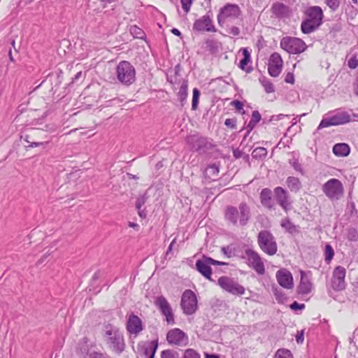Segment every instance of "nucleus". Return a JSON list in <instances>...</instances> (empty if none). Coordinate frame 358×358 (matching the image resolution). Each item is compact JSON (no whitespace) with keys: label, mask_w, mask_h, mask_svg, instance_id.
<instances>
[{"label":"nucleus","mask_w":358,"mask_h":358,"mask_svg":"<svg viewBox=\"0 0 358 358\" xmlns=\"http://www.w3.org/2000/svg\"><path fill=\"white\" fill-rule=\"evenodd\" d=\"M106 334L108 336H112L113 335V331L112 330H108L106 332Z\"/></svg>","instance_id":"61"},{"label":"nucleus","mask_w":358,"mask_h":358,"mask_svg":"<svg viewBox=\"0 0 358 358\" xmlns=\"http://www.w3.org/2000/svg\"><path fill=\"white\" fill-rule=\"evenodd\" d=\"M334 256V251L332 247L330 245H327L325 246V260L328 263L331 261Z\"/></svg>","instance_id":"33"},{"label":"nucleus","mask_w":358,"mask_h":358,"mask_svg":"<svg viewBox=\"0 0 358 358\" xmlns=\"http://www.w3.org/2000/svg\"><path fill=\"white\" fill-rule=\"evenodd\" d=\"M160 311L162 312V313L164 316H165L166 315H167V314H169V313H170L173 312V311H172V308H171V306H169V307H168V308H164V309H162V310H160Z\"/></svg>","instance_id":"54"},{"label":"nucleus","mask_w":358,"mask_h":358,"mask_svg":"<svg viewBox=\"0 0 358 358\" xmlns=\"http://www.w3.org/2000/svg\"><path fill=\"white\" fill-rule=\"evenodd\" d=\"M280 48L289 54L297 55L304 52L307 45L301 38L291 36L283 37L280 42Z\"/></svg>","instance_id":"5"},{"label":"nucleus","mask_w":358,"mask_h":358,"mask_svg":"<svg viewBox=\"0 0 358 358\" xmlns=\"http://www.w3.org/2000/svg\"><path fill=\"white\" fill-rule=\"evenodd\" d=\"M180 2L184 11L188 13L193 3V0H180Z\"/></svg>","instance_id":"38"},{"label":"nucleus","mask_w":358,"mask_h":358,"mask_svg":"<svg viewBox=\"0 0 358 358\" xmlns=\"http://www.w3.org/2000/svg\"><path fill=\"white\" fill-rule=\"evenodd\" d=\"M274 193L278 203L285 212H287L289 209L290 202L289 201V196L285 189L281 187H277L274 189Z\"/></svg>","instance_id":"18"},{"label":"nucleus","mask_w":358,"mask_h":358,"mask_svg":"<svg viewBox=\"0 0 358 358\" xmlns=\"http://www.w3.org/2000/svg\"><path fill=\"white\" fill-rule=\"evenodd\" d=\"M276 279L278 284L285 289H289L294 287L292 275L285 269H280L276 273Z\"/></svg>","instance_id":"15"},{"label":"nucleus","mask_w":358,"mask_h":358,"mask_svg":"<svg viewBox=\"0 0 358 358\" xmlns=\"http://www.w3.org/2000/svg\"><path fill=\"white\" fill-rule=\"evenodd\" d=\"M166 340L171 345L183 346L188 343V336L181 329L174 328L168 331Z\"/></svg>","instance_id":"11"},{"label":"nucleus","mask_w":358,"mask_h":358,"mask_svg":"<svg viewBox=\"0 0 358 358\" xmlns=\"http://www.w3.org/2000/svg\"><path fill=\"white\" fill-rule=\"evenodd\" d=\"M306 19L301 25L303 34H310L317 29L322 22L323 13L319 6H313L306 11Z\"/></svg>","instance_id":"2"},{"label":"nucleus","mask_w":358,"mask_h":358,"mask_svg":"<svg viewBox=\"0 0 358 358\" xmlns=\"http://www.w3.org/2000/svg\"><path fill=\"white\" fill-rule=\"evenodd\" d=\"M271 190L268 188H264L262 190L260 193V200L262 204L271 209L273 207L272 202H271Z\"/></svg>","instance_id":"22"},{"label":"nucleus","mask_w":358,"mask_h":358,"mask_svg":"<svg viewBox=\"0 0 358 358\" xmlns=\"http://www.w3.org/2000/svg\"><path fill=\"white\" fill-rule=\"evenodd\" d=\"M129 31L131 34L137 38H141L143 34V31L141 29L138 27L136 25H132L130 27Z\"/></svg>","instance_id":"36"},{"label":"nucleus","mask_w":358,"mask_h":358,"mask_svg":"<svg viewBox=\"0 0 358 358\" xmlns=\"http://www.w3.org/2000/svg\"><path fill=\"white\" fill-rule=\"evenodd\" d=\"M257 243L261 250L268 255H275L278 250L275 238L268 231L262 230L259 233Z\"/></svg>","instance_id":"4"},{"label":"nucleus","mask_w":358,"mask_h":358,"mask_svg":"<svg viewBox=\"0 0 358 358\" xmlns=\"http://www.w3.org/2000/svg\"><path fill=\"white\" fill-rule=\"evenodd\" d=\"M290 308L293 310H303L306 308V306L304 303H299L298 302L294 301L291 304Z\"/></svg>","instance_id":"47"},{"label":"nucleus","mask_w":358,"mask_h":358,"mask_svg":"<svg viewBox=\"0 0 358 358\" xmlns=\"http://www.w3.org/2000/svg\"><path fill=\"white\" fill-rule=\"evenodd\" d=\"M260 82L266 93H271L274 92L273 85L269 80L264 78L260 80Z\"/></svg>","instance_id":"32"},{"label":"nucleus","mask_w":358,"mask_h":358,"mask_svg":"<svg viewBox=\"0 0 358 358\" xmlns=\"http://www.w3.org/2000/svg\"><path fill=\"white\" fill-rule=\"evenodd\" d=\"M129 227H131L133 229H134L135 230L138 231L140 228L139 225L136 223H134V222H129V224H128Z\"/></svg>","instance_id":"56"},{"label":"nucleus","mask_w":358,"mask_h":358,"mask_svg":"<svg viewBox=\"0 0 358 358\" xmlns=\"http://www.w3.org/2000/svg\"><path fill=\"white\" fill-rule=\"evenodd\" d=\"M352 90H353L354 94L358 96V71H357L355 81L352 85Z\"/></svg>","instance_id":"50"},{"label":"nucleus","mask_w":358,"mask_h":358,"mask_svg":"<svg viewBox=\"0 0 358 358\" xmlns=\"http://www.w3.org/2000/svg\"><path fill=\"white\" fill-rule=\"evenodd\" d=\"M206 48L211 52H215L217 50V41L214 40H207L206 41Z\"/></svg>","instance_id":"39"},{"label":"nucleus","mask_w":358,"mask_h":358,"mask_svg":"<svg viewBox=\"0 0 358 358\" xmlns=\"http://www.w3.org/2000/svg\"><path fill=\"white\" fill-rule=\"evenodd\" d=\"M274 358H293V355L289 350L282 348L277 350Z\"/></svg>","instance_id":"28"},{"label":"nucleus","mask_w":358,"mask_h":358,"mask_svg":"<svg viewBox=\"0 0 358 358\" xmlns=\"http://www.w3.org/2000/svg\"><path fill=\"white\" fill-rule=\"evenodd\" d=\"M219 168L215 164L209 165L204 171L205 178L208 182L216 180L219 175Z\"/></svg>","instance_id":"21"},{"label":"nucleus","mask_w":358,"mask_h":358,"mask_svg":"<svg viewBox=\"0 0 358 358\" xmlns=\"http://www.w3.org/2000/svg\"><path fill=\"white\" fill-rule=\"evenodd\" d=\"M116 74L118 80L126 85L132 84L136 80L135 69L127 61H122L118 64Z\"/></svg>","instance_id":"3"},{"label":"nucleus","mask_w":358,"mask_h":358,"mask_svg":"<svg viewBox=\"0 0 358 358\" xmlns=\"http://www.w3.org/2000/svg\"><path fill=\"white\" fill-rule=\"evenodd\" d=\"M350 120V117L346 113L337 114L331 117V121L332 122L333 125L343 124L349 122Z\"/></svg>","instance_id":"24"},{"label":"nucleus","mask_w":358,"mask_h":358,"mask_svg":"<svg viewBox=\"0 0 358 358\" xmlns=\"http://www.w3.org/2000/svg\"><path fill=\"white\" fill-rule=\"evenodd\" d=\"M165 317H166V321L167 322L168 324H175L174 315H173V312L166 315Z\"/></svg>","instance_id":"51"},{"label":"nucleus","mask_w":358,"mask_h":358,"mask_svg":"<svg viewBox=\"0 0 358 358\" xmlns=\"http://www.w3.org/2000/svg\"><path fill=\"white\" fill-rule=\"evenodd\" d=\"M275 299L278 302L282 303L284 299V295L282 294L275 293Z\"/></svg>","instance_id":"55"},{"label":"nucleus","mask_w":358,"mask_h":358,"mask_svg":"<svg viewBox=\"0 0 358 358\" xmlns=\"http://www.w3.org/2000/svg\"><path fill=\"white\" fill-rule=\"evenodd\" d=\"M155 305L159 308L160 310L170 306L169 303L168 302L166 299L163 296H158L156 299Z\"/></svg>","instance_id":"27"},{"label":"nucleus","mask_w":358,"mask_h":358,"mask_svg":"<svg viewBox=\"0 0 358 358\" xmlns=\"http://www.w3.org/2000/svg\"><path fill=\"white\" fill-rule=\"evenodd\" d=\"M231 104L238 111H241L243 110V104L241 101L238 100L233 101Z\"/></svg>","instance_id":"48"},{"label":"nucleus","mask_w":358,"mask_h":358,"mask_svg":"<svg viewBox=\"0 0 358 358\" xmlns=\"http://www.w3.org/2000/svg\"><path fill=\"white\" fill-rule=\"evenodd\" d=\"M327 4L329 6L332 10H336L339 6V0H326Z\"/></svg>","instance_id":"44"},{"label":"nucleus","mask_w":358,"mask_h":358,"mask_svg":"<svg viewBox=\"0 0 358 358\" xmlns=\"http://www.w3.org/2000/svg\"><path fill=\"white\" fill-rule=\"evenodd\" d=\"M207 260L208 261L210 265L212 264V265H226L227 264L224 263V262H219V261H217V260H215L210 257H207L206 258Z\"/></svg>","instance_id":"52"},{"label":"nucleus","mask_w":358,"mask_h":358,"mask_svg":"<svg viewBox=\"0 0 358 358\" xmlns=\"http://www.w3.org/2000/svg\"><path fill=\"white\" fill-rule=\"evenodd\" d=\"M241 51H242L243 58L240 61L238 67L241 70L249 73L251 71V69L248 66V64L251 61L250 52L246 48H241Z\"/></svg>","instance_id":"20"},{"label":"nucleus","mask_w":358,"mask_h":358,"mask_svg":"<svg viewBox=\"0 0 358 358\" xmlns=\"http://www.w3.org/2000/svg\"><path fill=\"white\" fill-rule=\"evenodd\" d=\"M197 270L207 279L211 280L212 269L206 258L198 260L196 263Z\"/></svg>","instance_id":"19"},{"label":"nucleus","mask_w":358,"mask_h":358,"mask_svg":"<svg viewBox=\"0 0 358 358\" xmlns=\"http://www.w3.org/2000/svg\"><path fill=\"white\" fill-rule=\"evenodd\" d=\"M240 33V30L237 27L233 26L229 29V34L234 36H238Z\"/></svg>","instance_id":"53"},{"label":"nucleus","mask_w":358,"mask_h":358,"mask_svg":"<svg viewBox=\"0 0 358 358\" xmlns=\"http://www.w3.org/2000/svg\"><path fill=\"white\" fill-rule=\"evenodd\" d=\"M236 120L234 118H228L225 120L224 124L230 129H236Z\"/></svg>","instance_id":"45"},{"label":"nucleus","mask_w":358,"mask_h":358,"mask_svg":"<svg viewBox=\"0 0 358 358\" xmlns=\"http://www.w3.org/2000/svg\"><path fill=\"white\" fill-rule=\"evenodd\" d=\"M193 29L198 31L215 32L217 31L213 24L212 18L208 15H203L196 20L194 23Z\"/></svg>","instance_id":"14"},{"label":"nucleus","mask_w":358,"mask_h":358,"mask_svg":"<svg viewBox=\"0 0 358 358\" xmlns=\"http://www.w3.org/2000/svg\"><path fill=\"white\" fill-rule=\"evenodd\" d=\"M272 10L276 15H282L287 10V7L280 3H274Z\"/></svg>","instance_id":"30"},{"label":"nucleus","mask_w":358,"mask_h":358,"mask_svg":"<svg viewBox=\"0 0 358 358\" xmlns=\"http://www.w3.org/2000/svg\"><path fill=\"white\" fill-rule=\"evenodd\" d=\"M141 203H136V208H137L138 210L141 208Z\"/></svg>","instance_id":"64"},{"label":"nucleus","mask_w":358,"mask_h":358,"mask_svg":"<svg viewBox=\"0 0 358 358\" xmlns=\"http://www.w3.org/2000/svg\"><path fill=\"white\" fill-rule=\"evenodd\" d=\"M225 219L234 225H236L238 222L242 226L247 224L250 217V209L249 206L242 202L237 209L234 206H229L226 208L224 213Z\"/></svg>","instance_id":"1"},{"label":"nucleus","mask_w":358,"mask_h":358,"mask_svg":"<svg viewBox=\"0 0 358 358\" xmlns=\"http://www.w3.org/2000/svg\"><path fill=\"white\" fill-rule=\"evenodd\" d=\"M157 347V341H152L150 343V345L145 350V354L149 356L148 358H154Z\"/></svg>","instance_id":"26"},{"label":"nucleus","mask_w":358,"mask_h":358,"mask_svg":"<svg viewBox=\"0 0 358 358\" xmlns=\"http://www.w3.org/2000/svg\"><path fill=\"white\" fill-rule=\"evenodd\" d=\"M182 358H200V355L195 350L188 349L185 350Z\"/></svg>","instance_id":"35"},{"label":"nucleus","mask_w":358,"mask_h":358,"mask_svg":"<svg viewBox=\"0 0 358 358\" xmlns=\"http://www.w3.org/2000/svg\"><path fill=\"white\" fill-rule=\"evenodd\" d=\"M346 270L343 266H337L332 273L331 280V287L336 291H341L345 289Z\"/></svg>","instance_id":"10"},{"label":"nucleus","mask_w":358,"mask_h":358,"mask_svg":"<svg viewBox=\"0 0 358 358\" xmlns=\"http://www.w3.org/2000/svg\"><path fill=\"white\" fill-rule=\"evenodd\" d=\"M171 33L177 36H181V32L176 28H173L171 30Z\"/></svg>","instance_id":"59"},{"label":"nucleus","mask_w":358,"mask_h":358,"mask_svg":"<svg viewBox=\"0 0 358 358\" xmlns=\"http://www.w3.org/2000/svg\"><path fill=\"white\" fill-rule=\"evenodd\" d=\"M332 125H333V124H332V122L331 121V117L326 118V119L322 120L317 129H321L326 128V127H330Z\"/></svg>","instance_id":"40"},{"label":"nucleus","mask_w":358,"mask_h":358,"mask_svg":"<svg viewBox=\"0 0 358 358\" xmlns=\"http://www.w3.org/2000/svg\"><path fill=\"white\" fill-rule=\"evenodd\" d=\"M348 65L352 69L357 68L358 66V59L356 57H351L348 62Z\"/></svg>","instance_id":"46"},{"label":"nucleus","mask_w":358,"mask_h":358,"mask_svg":"<svg viewBox=\"0 0 358 358\" xmlns=\"http://www.w3.org/2000/svg\"><path fill=\"white\" fill-rule=\"evenodd\" d=\"M281 226L289 233H293L296 229L295 226L288 219L282 220Z\"/></svg>","instance_id":"31"},{"label":"nucleus","mask_w":358,"mask_h":358,"mask_svg":"<svg viewBox=\"0 0 358 358\" xmlns=\"http://www.w3.org/2000/svg\"><path fill=\"white\" fill-rule=\"evenodd\" d=\"M115 1V0H100V1L102 3V6L103 8L106 7L108 3H111Z\"/></svg>","instance_id":"57"},{"label":"nucleus","mask_w":358,"mask_h":358,"mask_svg":"<svg viewBox=\"0 0 358 358\" xmlns=\"http://www.w3.org/2000/svg\"><path fill=\"white\" fill-rule=\"evenodd\" d=\"M261 120V115L257 110L252 112L251 120L249 122V126L253 127Z\"/></svg>","instance_id":"34"},{"label":"nucleus","mask_w":358,"mask_h":358,"mask_svg":"<svg viewBox=\"0 0 358 358\" xmlns=\"http://www.w3.org/2000/svg\"><path fill=\"white\" fill-rule=\"evenodd\" d=\"M175 243V240H173V241H172V242L171 243V244H170L169 247V250H171L172 246H173V243Z\"/></svg>","instance_id":"62"},{"label":"nucleus","mask_w":358,"mask_h":358,"mask_svg":"<svg viewBox=\"0 0 358 358\" xmlns=\"http://www.w3.org/2000/svg\"><path fill=\"white\" fill-rule=\"evenodd\" d=\"M161 357L162 358H177L176 357V353L173 352L172 350H164L161 353Z\"/></svg>","instance_id":"41"},{"label":"nucleus","mask_w":358,"mask_h":358,"mask_svg":"<svg viewBox=\"0 0 358 358\" xmlns=\"http://www.w3.org/2000/svg\"><path fill=\"white\" fill-rule=\"evenodd\" d=\"M287 184L288 187L292 191H296L301 187V182H300L299 180L295 177H289L287 179Z\"/></svg>","instance_id":"25"},{"label":"nucleus","mask_w":358,"mask_h":358,"mask_svg":"<svg viewBox=\"0 0 358 358\" xmlns=\"http://www.w3.org/2000/svg\"><path fill=\"white\" fill-rule=\"evenodd\" d=\"M350 152V146L346 143H337L333 148V152L337 157H347Z\"/></svg>","instance_id":"23"},{"label":"nucleus","mask_w":358,"mask_h":358,"mask_svg":"<svg viewBox=\"0 0 358 358\" xmlns=\"http://www.w3.org/2000/svg\"><path fill=\"white\" fill-rule=\"evenodd\" d=\"M283 60L280 55L278 52L271 54L268 63V71L271 76L278 77L282 69Z\"/></svg>","instance_id":"12"},{"label":"nucleus","mask_w":358,"mask_h":358,"mask_svg":"<svg viewBox=\"0 0 358 358\" xmlns=\"http://www.w3.org/2000/svg\"><path fill=\"white\" fill-rule=\"evenodd\" d=\"M181 308L186 315H192L198 308V301L195 293L190 290H185L181 297Z\"/></svg>","instance_id":"8"},{"label":"nucleus","mask_w":358,"mask_h":358,"mask_svg":"<svg viewBox=\"0 0 358 358\" xmlns=\"http://www.w3.org/2000/svg\"><path fill=\"white\" fill-rule=\"evenodd\" d=\"M294 74L292 73H287L285 76V81L287 83H290V84H294Z\"/></svg>","instance_id":"49"},{"label":"nucleus","mask_w":358,"mask_h":358,"mask_svg":"<svg viewBox=\"0 0 358 358\" xmlns=\"http://www.w3.org/2000/svg\"><path fill=\"white\" fill-rule=\"evenodd\" d=\"M218 285L226 292L233 295H243L245 288L227 276H222L217 280Z\"/></svg>","instance_id":"9"},{"label":"nucleus","mask_w":358,"mask_h":358,"mask_svg":"<svg viewBox=\"0 0 358 358\" xmlns=\"http://www.w3.org/2000/svg\"><path fill=\"white\" fill-rule=\"evenodd\" d=\"M205 358H220V356L215 354H208L207 352H204Z\"/></svg>","instance_id":"58"},{"label":"nucleus","mask_w":358,"mask_h":358,"mask_svg":"<svg viewBox=\"0 0 358 358\" xmlns=\"http://www.w3.org/2000/svg\"><path fill=\"white\" fill-rule=\"evenodd\" d=\"M119 338H120V336H119L118 335H117L116 334H115V335H114V339H115V340H117V339H119Z\"/></svg>","instance_id":"63"},{"label":"nucleus","mask_w":358,"mask_h":358,"mask_svg":"<svg viewBox=\"0 0 358 358\" xmlns=\"http://www.w3.org/2000/svg\"><path fill=\"white\" fill-rule=\"evenodd\" d=\"M267 155L266 149L264 148H255L252 152L253 157H257V156H264L265 157Z\"/></svg>","instance_id":"37"},{"label":"nucleus","mask_w":358,"mask_h":358,"mask_svg":"<svg viewBox=\"0 0 358 358\" xmlns=\"http://www.w3.org/2000/svg\"><path fill=\"white\" fill-rule=\"evenodd\" d=\"M199 96H200L199 90L197 88H194L193 89V96H192V110H196L197 108Z\"/></svg>","instance_id":"29"},{"label":"nucleus","mask_w":358,"mask_h":358,"mask_svg":"<svg viewBox=\"0 0 358 358\" xmlns=\"http://www.w3.org/2000/svg\"><path fill=\"white\" fill-rule=\"evenodd\" d=\"M245 254L248 264L252 267L258 274L263 275L265 273V268L259 255L251 249L247 250Z\"/></svg>","instance_id":"13"},{"label":"nucleus","mask_w":358,"mask_h":358,"mask_svg":"<svg viewBox=\"0 0 358 358\" xmlns=\"http://www.w3.org/2000/svg\"><path fill=\"white\" fill-rule=\"evenodd\" d=\"M179 94L180 96L181 99H185L187 96V85H182L179 91Z\"/></svg>","instance_id":"43"},{"label":"nucleus","mask_w":358,"mask_h":358,"mask_svg":"<svg viewBox=\"0 0 358 358\" xmlns=\"http://www.w3.org/2000/svg\"><path fill=\"white\" fill-rule=\"evenodd\" d=\"M322 192L331 200H338L344 194V187L341 181L331 178L322 185Z\"/></svg>","instance_id":"6"},{"label":"nucleus","mask_w":358,"mask_h":358,"mask_svg":"<svg viewBox=\"0 0 358 358\" xmlns=\"http://www.w3.org/2000/svg\"><path fill=\"white\" fill-rule=\"evenodd\" d=\"M126 327L131 334L136 336L143 330L142 321L137 315L131 314L129 316Z\"/></svg>","instance_id":"17"},{"label":"nucleus","mask_w":358,"mask_h":358,"mask_svg":"<svg viewBox=\"0 0 358 358\" xmlns=\"http://www.w3.org/2000/svg\"><path fill=\"white\" fill-rule=\"evenodd\" d=\"M300 274L301 280L297 287V293L302 295L308 294L310 293L313 289L310 278L305 271H301Z\"/></svg>","instance_id":"16"},{"label":"nucleus","mask_w":358,"mask_h":358,"mask_svg":"<svg viewBox=\"0 0 358 358\" xmlns=\"http://www.w3.org/2000/svg\"><path fill=\"white\" fill-rule=\"evenodd\" d=\"M95 358H106V357L102 354H96Z\"/></svg>","instance_id":"60"},{"label":"nucleus","mask_w":358,"mask_h":358,"mask_svg":"<svg viewBox=\"0 0 358 358\" xmlns=\"http://www.w3.org/2000/svg\"><path fill=\"white\" fill-rule=\"evenodd\" d=\"M26 141L29 143L28 147L31 148H36V147H39V146H43L48 143V142H43V141H38V142L31 141L28 139H27Z\"/></svg>","instance_id":"42"},{"label":"nucleus","mask_w":358,"mask_h":358,"mask_svg":"<svg viewBox=\"0 0 358 358\" xmlns=\"http://www.w3.org/2000/svg\"><path fill=\"white\" fill-rule=\"evenodd\" d=\"M241 8L235 3H227L220 10L217 21L220 24L226 22H232L241 16Z\"/></svg>","instance_id":"7"}]
</instances>
